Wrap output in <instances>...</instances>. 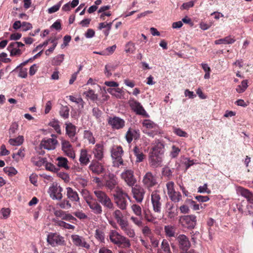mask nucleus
Listing matches in <instances>:
<instances>
[{
  "mask_svg": "<svg viewBox=\"0 0 253 253\" xmlns=\"http://www.w3.org/2000/svg\"><path fill=\"white\" fill-rule=\"evenodd\" d=\"M114 197L115 203L117 207L121 210H125L127 205L126 198L130 199L128 194L125 192L121 188L117 187Z\"/></svg>",
  "mask_w": 253,
  "mask_h": 253,
  "instance_id": "obj_1",
  "label": "nucleus"
},
{
  "mask_svg": "<svg viewBox=\"0 0 253 253\" xmlns=\"http://www.w3.org/2000/svg\"><path fill=\"white\" fill-rule=\"evenodd\" d=\"M124 150L121 146L114 145L111 149V156L113 160V166L119 168L124 165V161L122 156L124 155Z\"/></svg>",
  "mask_w": 253,
  "mask_h": 253,
  "instance_id": "obj_2",
  "label": "nucleus"
},
{
  "mask_svg": "<svg viewBox=\"0 0 253 253\" xmlns=\"http://www.w3.org/2000/svg\"><path fill=\"white\" fill-rule=\"evenodd\" d=\"M143 132L151 137H154L160 133L158 125L150 120H144L142 123Z\"/></svg>",
  "mask_w": 253,
  "mask_h": 253,
  "instance_id": "obj_3",
  "label": "nucleus"
},
{
  "mask_svg": "<svg viewBox=\"0 0 253 253\" xmlns=\"http://www.w3.org/2000/svg\"><path fill=\"white\" fill-rule=\"evenodd\" d=\"M128 103L132 111L136 115H141L146 118H149V115L146 112L144 107L140 102L133 98H130Z\"/></svg>",
  "mask_w": 253,
  "mask_h": 253,
  "instance_id": "obj_4",
  "label": "nucleus"
},
{
  "mask_svg": "<svg viewBox=\"0 0 253 253\" xmlns=\"http://www.w3.org/2000/svg\"><path fill=\"white\" fill-rule=\"evenodd\" d=\"M24 44L21 42H11L8 45L7 49L10 52L11 56H20L25 51V48L22 49Z\"/></svg>",
  "mask_w": 253,
  "mask_h": 253,
  "instance_id": "obj_5",
  "label": "nucleus"
},
{
  "mask_svg": "<svg viewBox=\"0 0 253 253\" xmlns=\"http://www.w3.org/2000/svg\"><path fill=\"white\" fill-rule=\"evenodd\" d=\"M142 183L145 188L150 190L158 184L157 177L151 172L148 171L143 177Z\"/></svg>",
  "mask_w": 253,
  "mask_h": 253,
  "instance_id": "obj_6",
  "label": "nucleus"
},
{
  "mask_svg": "<svg viewBox=\"0 0 253 253\" xmlns=\"http://www.w3.org/2000/svg\"><path fill=\"white\" fill-rule=\"evenodd\" d=\"M47 242L52 247L65 244L64 238L57 233H49L47 237Z\"/></svg>",
  "mask_w": 253,
  "mask_h": 253,
  "instance_id": "obj_7",
  "label": "nucleus"
},
{
  "mask_svg": "<svg viewBox=\"0 0 253 253\" xmlns=\"http://www.w3.org/2000/svg\"><path fill=\"white\" fill-rule=\"evenodd\" d=\"M151 200L153 206V210L155 212L160 213L162 211V200L159 192L157 190L152 192Z\"/></svg>",
  "mask_w": 253,
  "mask_h": 253,
  "instance_id": "obj_8",
  "label": "nucleus"
},
{
  "mask_svg": "<svg viewBox=\"0 0 253 253\" xmlns=\"http://www.w3.org/2000/svg\"><path fill=\"white\" fill-rule=\"evenodd\" d=\"M180 221L183 227L192 229L197 223L196 216L193 214L184 215L181 217Z\"/></svg>",
  "mask_w": 253,
  "mask_h": 253,
  "instance_id": "obj_9",
  "label": "nucleus"
},
{
  "mask_svg": "<svg viewBox=\"0 0 253 253\" xmlns=\"http://www.w3.org/2000/svg\"><path fill=\"white\" fill-rule=\"evenodd\" d=\"M121 176L129 187H132L137 182L136 178L134 175V171L132 169H125L121 173Z\"/></svg>",
  "mask_w": 253,
  "mask_h": 253,
  "instance_id": "obj_10",
  "label": "nucleus"
},
{
  "mask_svg": "<svg viewBox=\"0 0 253 253\" xmlns=\"http://www.w3.org/2000/svg\"><path fill=\"white\" fill-rule=\"evenodd\" d=\"M107 122L113 130L122 129L125 126V120L117 116L109 117L107 120Z\"/></svg>",
  "mask_w": 253,
  "mask_h": 253,
  "instance_id": "obj_11",
  "label": "nucleus"
},
{
  "mask_svg": "<svg viewBox=\"0 0 253 253\" xmlns=\"http://www.w3.org/2000/svg\"><path fill=\"white\" fill-rule=\"evenodd\" d=\"M131 187V193L137 203H141L145 193L144 189L139 185L135 184Z\"/></svg>",
  "mask_w": 253,
  "mask_h": 253,
  "instance_id": "obj_12",
  "label": "nucleus"
},
{
  "mask_svg": "<svg viewBox=\"0 0 253 253\" xmlns=\"http://www.w3.org/2000/svg\"><path fill=\"white\" fill-rule=\"evenodd\" d=\"M85 202L94 214H101L102 213V207L96 202L95 199L93 198L85 197Z\"/></svg>",
  "mask_w": 253,
  "mask_h": 253,
  "instance_id": "obj_13",
  "label": "nucleus"
},
{
  "mask_svg": "<svg viewBox=\"0 0 253 253\" xmlns=\"http://www.w3.org/2000/svg\"><path fill=\"white\" fill-rule=\"evenodd\" d=\"M178 246L183 251H187L191 247V243L189 238L184 234H180L176 237Z\"/></svg>",
  "mask_w": 253,
  "mask_h": 253,
  "instance_id": "obj_14",
  "label": "nucleus"
},
{
  "mask_svg": "<svg viewBox=\"0 0 253 253\" xmlns=\"http://www.w3.org/2000/svg\"><path fill=\"white\" fill-rule=\"evenodd\" d=\"M105 187L109 189L112 190L115 189L116 190V188L118 187L117 177L116 175L110 173L107 177L105 178Z\"/></svg>",
  "mask_w": 253,
  "mask_h": 253,
  "instance_id": "obj_15",
  "label": "nucleus"
},
{
  "mask_svg": "<svg viewBox=\"0 0 253 253\" xmlns=\"http://www.w3.org/2000/svg\"><path fill=\"white\" fill-rule=\"evenodd\" d=\"M62 150L68 157L74 159L75 153L74 151L72 145L69 141L62 140L61 141Z\"/></svg>",
  "mask_w": 253,
  "mask_h": 253,
  "instance_id": "obj_16",
  "label": "nucleus"
},
{
  "mask_svg": "<svg viewBox=\"0 0 253 253\" xmlns=\"http://www.w3.org/2000/svg\"><path fill=\"white\" fill-rule=\"evenodd\" d=\"M100 161L92 160L88 168L94 174L99 175L103 173L105 170L103 165L99 163Z\"/></svg>",
  "mask_w": 253,
  "mask_h": 253,
  "instance_id": "obj_17",
  "label": "nucleus"
},
{
  "mask_svg": "<svg viewBox=\"0 0 253 253\" xmlns=\"http://www.w3.org/2000/svg\"><path fill=\"white\" fill-rule=\"evenodd\" d=\"M57 143L58 141L55 138H45L42 140L40 146L45 149L54 150Z\"/></svg>",
  "mask_w": 253,
  "mask_h": 253,
  "instance_id": "obj_18",
  "label": "nucleus"
},
{
  "mask_svg": "<svg viewBox=\"0 0 253 253\" xmlns=\"http://www.w3.org/2000/svg\"><path fill=\"white\" fill-rule=\"evenodd\" d=\"M73 244L78 247L84 248L87 249L90 248V245L85 241V239L78 235L71 236Z\"/></svg>",
  "mask_w": 253,
  "mask_h": 253,
  "instance_id": "obj_19",
  "label": "nucleus"
},
{
  "mask_svg": "<svg viewBox=\"0 0 253 253\" xmlns=\"http://www.w3.org/2000/svg\"><path fill=\"white\" fill-rule=\"evenodd\" d=\"M140 137V132L139 130H136L132 128H129L125 135V138L127 142L131 143L132 140H137Z\"/></svg>",
  "mask_w": 253,
  "mask_h": 253,
  "instance_id": "obj_20",
  "label": "nucleus"
},
{
  "mask_svg": "<svg viewBox=\"0 0 253 253\" xmlns=\"http://www.w3.org/2000/svg\"><path fill=\"white\" fill-rule=\"evenodd\" d=\"M166 213L167 216L169 219H173L178 215L177 209L175 207L174 204L171 202L166 203Z\"/></svg>",
  "mask_w": 253,
  "mask_h": 253,
  "instance_id": "obj_21",
  "label": "nucleus"
},
{
  "mask_svg": "<svg viewBox=\"0 0 253 253\" xmlns=\"http://www.w3.org/2000/svg\"><path fill=\"white\" fill-rule=\"evenodd\" d=\"M95 160L102 161L104 158V147L101 144H96L92 149Z\"/></svg>",
  "mask_w": 253,
  "mask_h": 253,
  "instance_id": "obj_22",
  "label": "nucleus"
},
{
  "mask_svg": "<svg viewBox=\"0 0 253 253\" xmlns=\"http://www.w3.org/2000/svg\"><path fill=\"white\" fill-rule=\"evenodd\" d=\"M66 133L71 139L72 142L76 141L77 138L75 137L76 134V126L72 123H66Z\"/></svg>",
  "mask_w": 253,
  "mask_h": 253,
  "instance_id": "obj_23",
  "label": "nucleus"
},
{
  "mask_svg": "<svg viewBox=\"0 0 253 253\" xmlns=\"http://www.w3.org/2000/svg\"><path fill=\"white\" fill-rule=\"evenodd\" d=\"M149 162L151 167L156 168L162 166L163 158L162 156L149 155Z\"/></svg>",
  "mask_w": 253,
  "mask_h": 253,
  "instance_id": "obj_24",
  "label": "nucleus"
},
{
  "mask_svg": "<svg viewBox=\"0 0 253 253\" xmlns=\"http://www.w3.org/2000/svg\"><path fill=\"white\" fill-rule=\"evenodd\" d=\"M66 192V195L69 201L72 202H79L80 201V197L78 192L72 188L67 187Z\"/></svg>",
  "mask_w": 253,
  "mask_h": 253,
  "instance_id": "obj_25",
  "label": "nucleus"
},
{
  "mask_svg": "<svg viewBox=\"0 0 253 253\" xmlns=\"http://www.w3.org/2000/svg\"><path fill=\"white\" fill-rule=\"evenodd\" d=\"M119 226L125 234L129 238H133L135 236L134 230L129 225L128 220Z\"/></svg>",
  "mask_w": 253,
  "mask_h": 253,
  "instance_id": "obj_26",
  "label": "nucleus"
},
{
  "mask_svg": "<svg viewBox=\"0 0 253 253\" xmlns=\"http://www.w3.org/2000/svg\"><path fill=\"white\" fill-rule=\"evenodd\" d=\"M164 145L161 142L157 143L151 149L149 155H153L162 157L164 152Z\"/></svg>",
  "mask_w": 253,
  "mask_h": 253,
  "instance_id": "obj_27",
  "label": "nucleus"
},
{
  "mask_svg": "<svg viewBox=\"0 0 253 253\" xmlns=\"http://www.w3.org/2000/svg\"><path fill=\"white\" fill-rule=\"evenodd\" d=\"M91 156L87 153L86 149H81L80 151V156L79 161L82 166H86L90 162Z\"/></svg>",
  "mask_w": 253,
  "mask_h": 253,
  "instance_id": "obj_28",
  "label": "nucleus"
},
{
  "mask_svg": "<svg viewBox=\"0 0 253 253\" xmlns=\"http://www.w3.org/2000/svg\"><path fill=\"white\" fill-rule=\"evenodd\" d=\"M52 191L51 195L53 199L61 200L63 196L62 192L63 191V188L60 186H53L52 187Z\"/></svg>",
  "mask_w": 253,
  "mask_h": 253,
  "instance_id": "obj_29",
  "label": "nucleus"
},
{
  "mask_svg": "<svg viewBox=\"0 0 253 253\" xmlns=\"http://www.w3.org/2000/svg\"><path fill=\"white\" fill-rule=\"evenodd\" d=\"M112 215L119 226L127 221V219L124 217L122 212L120 210L116 209L115 210Z\"/></svg>",
  "mask_w": 253,
  "mask_h": 253,
  "instance_id": "obj_30",
  "label": "nucleus"
},
{
  "mask_svg": "<svg viewBox=\"0 0 253 253\" xmlns=\"http://www.w3.org/2000/svg\"><path fill=\"white\" fill-rule=\"evenodd\" d=\"M239 192L240 194L247 199V201L251 204H253V193L250 191L248 189L243 187H240L239 188Z\"/></svg>",
  "mask_w": 253,
  "mask_h": 253,
  "instance_id": "obj_31",
  "label": "nucleus"
},
{
  "mask_svg": "<svg viewBox=\"0 0 253 253\" xmlns=\"http://www.w3.org/2000/svg\"><path fill=\"white\" fill-rule=\"evenodd\" d=\"M165 234L168 237H177V234L176 233V227L172 225H166L164 227Z\"/></svg>",
  "mask_w": 253,
  "mask_h": 253,
  "instance_id": "obj_32",
  "label": "nucleus"
},
{
  "mask_svg": "<svg viewBox=\"0 0 253 253\" xmlns=\"http://www.w3.org/2000/svg\"><path fill=\"white\" fill-rule=\"evenodd\" d=\"M117 245L119 247L123 248H128L131 246L129 240L123 235L121 236Z\"/></svg>",
  "mask_w": 253,
  "mask_h": 253,
  "instance_id": "obj_33",
  "label": "nucleus"
},
{
  "mask_svg": "<svg viewBox=\"0 0 253 253\" xmlns=\"http://www.w3.org/2000/svg\"><path fill=\"white\" fill-rule=\"evenodd\" d=\"M133 153L136 158V162L140 163L142 162L145 158V155L142 151L137 146H135L133 148Z\"/></svg>",
  "mask_w": 253,
  "mask_h": 253,
  "instance_id": "obj_34",
  "label": "nucleus"
},
{
  "mask_svg": "<svg viewBox=\"0 0 253 253\" xmlns=\"http://www.w3.org/2000/svg\"><path fill=\"white\" fill-rule=\"evenodd\" d=\"M56 161L57 162V165L58 167L64 168L66 170L70 169V167L68 166V161L67 158L59 157L56 159Z\"/></svg>",
  "mask_w": 253,
  "mask_h": 253,
  "instance_id": "obj_35",
  "label": "nucleus"
},
{
  "mask_svg": "<svg viewBox=\"0 0 253 253\" xmlns=\"http://www.w3.org/2000/svg\"><path fill=\"white\" fill-rule=\"evenodd\" d=\"M234 38H232L231 36H227L223 39L215 40L214 43L215 44H232L235 42Z\"/></svg>",
  "mask_w": 253,
  "mask_h": 253,
  "instance_id": "obj_36",
  "label": "nucleus"
},
{
  "mask_svg": "<svg viewBox=\"0 0 253 253\" xmlns=\"http://www.w3.org/2000/svg\"><path fill=\"white\" fill-rule=\"evenodd\" d=\"M157 253H172L169 244L166 240H163L161 245V249L158 251Z\"/></svg>",
  "mask_w": 253,
  "mask_h": 253,
  "instance_id": "obj_37",
  "label": "nucleus"
},
{
  "mask_svg": "<svg viewBox=\"0 0 253 253\" xmlns=\"http://www.w3.org/2000/svg\"><path fill=\"white\" fill-rule=\"evenodd\" d=\"M121 236L122 235L117 231L111 230L110 232L109 238L112 243L117 245Z\"/></svg>",
  "mask_w": 253,
  "mask_h": 253,
  "instance_id": "obj_38",
  "label": "nucleus"
},
{
  "mask_svg": "<svg viewBox=\"0 0 253 253\" xmlns=\"http://www.w3.org/2000/svg\"><path fill=\"white\" fill-rule=\"evenodd\" d=\"M171 201L174 203H178L182 199V195L178 191H174L168 195Z\"/></svg>",
  "mask_w": 253,
  "mask_h": 253,
  "instance_id": "obj_39",
  "label": "nucleus"
},
{
  "mask_svg": "<svg viewBox=\"0 0 253 253\" xmlns=\"http://www.w3.org/2000/svg\"><path fill=\"white\" fill-rule=\"evenodd\" d=\"M94 194L96 197L98 202L100 203L102 202L103 200H105L106 198L108 197L105 192L101 190H95L94 191Z\"/></svg>",
  "mask_w": 253,
  "mask_h": 253,
  "instance_id": "obj_40",
  "label": "nucleus"
},
{
  "mask_svg": "<svg viewBox=\"0 0 253 253\" xmlns=\"http://www.w3.org/2000/svg\"><path fill=\"white\" fill-rule=\"evenodd\" d=\"M84 138L86 139L89 143H91L92 144L95 143V138L93 136L92 133L90 131L87 130H84Z\"/></svg>",
  "mask_w": 253,
  "mask_h": 253,
  "instance_id": "obj_41",
  "label": "nucleus"
},
{
  "mask_svg": "<svg viewBox=\"0 0 253 253\" xmlns=\"http://www.w3.org/2000/svg\"><path fill=\"white\" fill-rule=\"evenodd\" d=\"M24 141L23 136H19L15 138H11L9 140V143L14 146H19L22 144Z\"/></svg>",
  "mask_w": 253,
  "mask_h": 253,
  "instance_id": "obj_42",
  "label": "nucleus"
},
{
  "mask_svg": "<svg viewBox=\"0 0 253 253\" xmlns=\"http://www.w3.org/2000/svg\"><path fill=\"white\" fill-rule=\"evenodd\" d=\"M92 113L96 120L98 122H100L101 118L103 114L102 112L98 107H94L92 108Z\"/></svg>",
  "mask_w": 253,
  "mask_h": 253,
  "instance_id": "obj_43",
  "label": "nucleus"
},
{
  "mask_svg": "<svg viewBox=\"0 0 253 253\" xmlns=\"http://www.w3.org/2000/svg\"><path fill=\"white\" fill-rule=\"evenodd\" d=\"M101 204L109 210H114V205L113 202L111 201V199L108 196L106 198V199L103 200Z\"/></svg>",
  "mask_w": 253,
  "mask_h": 253,
  "instance_id": "obj_44",
  "label": "nucleus"
},
{
  "mask_svg": "<svg viewBox=\"0 0 253 253\" xmlns=\"http://www.w3.org/2000/svg\"><path fill=\"white\" fill-rule=\"evenodd\" d=\"M84 94L85 95L87 98H89L92 101H96L98 99V95L95 93V92L92 89H89L87 91H85Z\"/></svg>",
  "mask_w": 253,
  "mask_h": 253,
  "instance_id": "obj_45",
  "label": "nucleus"
},
{
  "mask_svg": "<svg viewBox=\"0 0 253 253\" xmlns=\"http://www.w3.org/2000/svg\"><path fill=\"white\" fill-rule=\"evenodd\" d=\"M64 59V54H59L53 58L52 60V64L56 66L60 65L62 63Z\"/></svg>",
  "mask_w": 253,
  "mask_h": 253,
  "instance_id": "obj_46",
  "label": "nucleus"
},
{
  "mask_svg": "<svg viewBox=\"0 0 253 253\" xmlns=\"http://www.w3.org/2000/svg\"><path fill=\"white\" fill-rule=\"evenodd\" d=\"M144 218L148 222L153 223H155L157 219V217L154 216L150 211H145Z\"/></svg>",
  "mask_w": 253,
  "mask_h": 253,
  "instance_id": "obj_47",
  "label": "nucleus"
},
{
  "mask_svg": "<svg viewBox=\"0 0 253 253\" xmlns=\"http://www.w3.org/2000/svg\"><path fill=\"white\" fill-rule=\"evenodd\" d=\"M49 125L52 127L58 134H61V130L58 121L53 120L49 123Z\"/></svg>",
  "mask_w": 253,
  "mask_h": 253,
  "instance_id": "obj_48",
  "label": "nucleus"
},
{
  "mask_svg": "<svg viewBox=\"0 0 253 253\" xmlns=\"http://www.w3.org/2000/svg\"><path fill=\"white\" fill-rule=\"evenodd\" d=\"M60 116L66 119L69 116V109L67 106H62L59 112Z\"/></svg>",
  "mask_w": 253,
  "mask_h": 253,
  "instance_id": "obj_49",
  "label": "nucleus"
},
{
  "mask_svg": "<svg viewBox=\"0 0 253 253\" xmlns=\"http://www.w3.org/2000/svg\"><path fill=\"white\" fill-rule=\"evenodd\" d=\"M131 209L133 211V213L137 216H142V209L141 207L137 204H133Z\"/></svg>",
  "mask_w": 253,
  "mask_h": 253,
  "instance_id": "obj_50",
  "label": "nucleus"
},
{
  "mask_svg": "<svg viewBox=\"0 0 253 253\" xmlns=\"http://www.w3.org/2000/svg\"><path fill=\"white\" fill-rule=\"evenodd\" d=\"M173 171V169H171L168 167H165L163 169L162 173L164 176L167 177L169 179H170L172 177Z\"/></svg>",
  "mask_w": 253,
  "mask_h": 253,
  "instance_id": "obj_51",
  "label": "nucleus"
},
{
  "mask_svg": "<svg viewBox=\"0 0 253 253\" xmlns=\"http://www.w3.org/2000/svg\"><path fill=\"white\" fill-rule=\"evenodd\" d=\"M248 87L247 80H244L242 82L241 84L238 85L236 88V91L238 93H242L245 91Z\"/></svg>",
  "mask_w": 253,
  "mask_h": 253,
  "instance_id": "obj_52",
  "label": "nucleus"
},
{
  "mask_svg": "<svg viewBox=\"0 0 253 253\" xmlns=\"http://www.w3.org/2000/svg\"><path fill=\"white\" fill-rule=\"evenodd\" d=\"M180 149L175 145H173L171 147V150L170 152V157L171 158H176L178 156Z\"/></svg>",
  "mask_w": 253,
  "mask_h": 253,
  "instance_id": "obj_53",
  "label": "nucleus"
},
{
  "mask_svg": "<svg viewBox=\"0 0 253 253\" xmlns=\"http://www.w3.org/2000/svg\"><path fill=\"white\" fill-rule=\"evenodd\" d=\"M55 224L59 226L63 227L68 229H74L75 228V226L74 225L67 223L61 220L56 221Z\"/></svg>",
  "mask_w": 253,
  "mask_h": 253,
  "instance_id": "obj_54",
  "label": "nucleus"
},
{
  "mask_svg": "<svg viewBox=\"0 0 253 253\" xmlns=\"http://www.w3.org/2000/svg\"><path fill=\"white\" fill-rule=\"evenodd\" d=\"M3 171L5 173L10 176H14L17 173V171L13 167H5L3 169Z\"/></svg>",
  "mask_w": 253,
  "mask_h": 253,
  "instance_id": "obj_55",
  "label": "nucleus"
},
{
  "mask_svg": "<svg viewBox=\"0 0 253 253\" xmlns=\"http://www.w3.org/2000/svg\"><path fill=\"white\" fill-rule=\"evenodd\" d=\"M135 50V44L132 42H128L126 45L125 51L127 53H133Z\"/></svg>",
  "mask_w": 253,
  "mask_h": 253,
  "instance_id": "obj_56",
  "label": "nucleus"
},
{
  "mask_svg": "<svg viewBox=\"0 0 253 253\" xmlns=\"http://www.w3.org/2000/svg\"><path fill=\"white\" fill-rule=\"evenodd\" d=\"M95 237L100 242H103L104 240V233L100 229H96L95 233Z\"/></svg>",
  "mask_w": 253,
  "mask_h": 253,
  "instance_id": "obj_57",
  "label": "nucleus"
},
{
  "mask_svg": "<svg viewBox=\"0 0 253 253\" xmlns=\"http://www.w3.org/2000/svg\"><path fill=\"white\" fill-rule=\"evenodd\" d=\"M174 186V183L173 181H169L167 183L166 187L168 195L175 191Z\"/></svg>",
  "mask_w": 253,
  "mask_h": 253,
  "instance_id": "obj_58",
  "label": "nucleus"
},
{
  "mask_svg": "<svg viewBox=\"0 0 253 253\" xmlns=\"http://www.w3.org/2000/svg\"><path fill=\"white\" fill-rule=\"evenodd\" d=\"M62 220L68 221L72 223H74L77 221V219L70 213L65 212L64 216L62 217Z\"/></svg>",
  "mask_w": 253,
  "mask_h": 253,
  "instance_id": "obj_59",
  "label": "nucleus"
},
{
  "mask_svg": "<svg viewBox=\"0 0 253 253\" xmlns=\"http://www.w3.org/2000/svg\"><path fill=\"white\" fill-rule=\"evenodd\" d=\"M59 207L62 209H69L72 206L70 201L67 200H64L59 204Z\"/></svg>",
  "mask_w": 253,
  "mask_h": 253,
  "instance_id": "obj_60",
  "label": "nucleus"
},
{
  "mask_svg": "<svg viewBox=\"0 0 253 253\" xmlns=\"http://www.w3.org/2000/svg\"><path fill=\"white\" fill-rule=\"evenodd\" d=\"M61 3H62V1H60L57 4L54 5L53 6L48 8V13L49 14H51V13H54V12L57 11L59 9L61 5Z\"/></svg>",
  "mask_w": 253,
  "mask_h": 253,
  "instance_id": "obj_61",
  "label": "nucleus"
},
{
  "mask_svg": "<svg viewBox=\"0 0 253 253\" xmlns=\"http://www.w3.org/2000/svg\"><path fill=\"white\" fill-rule=\"evenodd\" d=\"M45 169H46L53 171L54 172H57L59 170V169L56 168L54 165L50 163H46L45 164Z\"/></svg>",
  "mask_w": 253,
  "mask_h": 253,
  "instance_id": "obj_62",
  "label": "nucleus"
},
{
  "mask_svg": "<svg viewBox=\"0 0 253 253\" xmlns=\"http://www.w3.org/2000/svg\"><path fill=\"white\" fill-rule=\"evenodd\" d=\"M185 202L190 204L192 206V209L194 211L199 210L200 209V205L197 204L194 201L187 199Z\"/></svg>",
  "mask_w": 253,
  "mask_h": 253,
  "instance_id": "obj_63",
  "label": "nucleus"
},
{
  "mask_svg": "<svg viewBox=\"0 0 253 253\" xmlns=\"http://www.w3.org/2000/svg\"><path fill=\"white\" fill-rule=\"evenodd\" d=\"M142 232L144 236L150 237L152 234V231L150 228L148 226H145L142 229Z\"/></svg>",
  "mask_w": 253,
  "mask_h": 253,
  "instance_id": "obj_64",
  "label": "nucleus"
}]
</instances>
